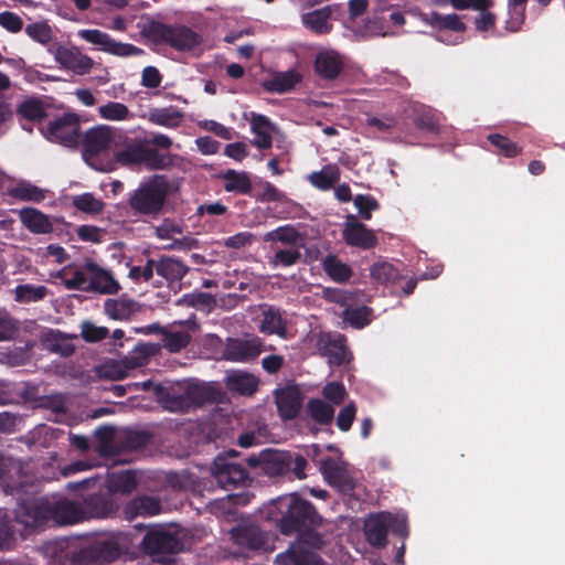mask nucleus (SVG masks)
Listing matches in <instances>:
<instances>
[{
	"label": "nucleus",
	"mask_w": 565,
	"mask_h": 565,
	"mask_svg": "<svg viewBox=\"0 0 565 565\" xmlns=\"http://www.w3.org/2000/svg\"><path fill=\"white\" fill-rule=\"evenodd\" d=\"M263 513L276 523L284 535H292L309 526L322 525L323 519L310 501L297 493L280 495L268 503Z\"/></svg>",
	"instance_id": "1"
},
{
	"label": "nucleus",
	"mask_w": 565,
	"mask_h": 565,
	"mask_svg": "<svg viewBox=\"0 0 565 565\" xmlns=\"http://www.w3.org/2000/svg\"><path fill=\"white\" fill-rule=\"evenodd\" d=\"M169 189L164 175H153L130 193L128 206L134 215L157 218L164 209Z\"/></svg>",
	"instance_id": "2"
},
{
	"label": "nucleus",
	"mask_w": 565,
	"mask_h": 565,
	"mask_svg": "<svg viewBox=\"0 0 565 565\" xmlns=\"http://www.w3.org/2000/svg\"><path fill=\"white\" fill-rule=\"evenodd\" d=\"M148 38L156 44H167L180 52H191L199 47L203 38L184 24H167L151 21L147 28Z\"/></svg>",
	"instance_id": "3"
},
{
	"label": "nucleus",
	"mask_w": 565,
	"mask_h": 565,
	"mask_svg": "<svg viewBox=\"0 0 565 565\" xmlns=\"http://www.w3.org/2000/svg\"><path fill=\"white\" fill-rule=\"evenodd\" d=\"M141 546L154 561L169 563L172 555L183 551V541L175 529L157 526L145 534Z\"/></svg>",
	"instance_id": "4"
},
{
	"label": "nucleus",
	"mask_w": 565,
	"mask_h": 565,
	"mask_svg": "<svg viewBox=\"0 0 565 565\" xmlns=\"http://www.w3.org/2000/svg\"><path fill=\"white\" fill-rule=\"evenodd\" d=\"M115 132L108 126H97L88 129L83 139V157L95 170L108 172L114 170L115 163L110 160L104 162L102 156L114 141Z\"/></svg>",
	"instance_id": "5"
},
{
	"label": "nucleus",
	"mask_w": 565,
	"mask_h": 565,
	"mask_svg": "<svg viewBox=\"0 0 565 565\" xmlns=\"http://www.w3.org/2000/svg\"><path fill=\"white\" fill-rule=\"evenodd\" d=\"M115 162L127 168L146 164L150 170H160L169 164V159L142 142H129L115 153Z\"/></svg>",
	"instance_id": "6"
},
{
	"label": "nucleus",
	"mask_w": 565,
	"mask_h": 565,
	"mask_svg": "<svg viewBox=\"0 0 565 565\" xmlns=\"http://www.w3.org/2000/svg\"><path fill=\"white\" fill-rule=\"evenodd\" d=\"M14 519L29 532L43 531L51 524L50 500L34 499L21 502L14 511Z\"/></svg>",
	"instance_id": "7"
},
{
	"label": "nucleus",
	"mask_w": 565,
	"mask_h": 565,
	"mask_svg": "<svg viewBox=\"0 0 565 565\" xmlns=\"http://www.w3.org/2000/svg\"><path fill=\"white\" fill-rule=\"evenodd\" d=\"M42 134L52 142L75 147L79 139V118L72 113L57 116L47 124Z\"/></svg>",
	"instance_id": "8"
},
{
	"label": "nucleus",
	"mask_w": 565,
	"mask_h": 565,
	"mask_svg": "<svg viewBox=\"0 0 565 565\" xmlns=\"http://www.w3.org/2000/svg\"><path fill=\"white\" fill-rule=\"evenodd\" d=\"M264 342L259 337L227 338L222 351L225 361L248 363L263 352Z\"/></svg>",
	"instance_id": "9"
},
{
	"label": "nucleus",
	"mask_w": 565,
	"mask_h": 565,
	"mask_svg": "<svg viewBox=\"0 0 565 565\" xmlns=\"http://www.w3.org/2000/svg\"><path fill=\"white\" fill-rule=\"evenodd\" d=\"M78 36L84 41L96 45L100 51L120 57L141 55L145 51L134 44L118 42L108 33L97 29L81 30Z\"/></svg>",
	"instance_id": "10"
},
{
	"label": "nucleus",
	"mask_w": 565,
	"mask_h": 565,
	"mask_svg": "<svg viewBox=\"0 0 565 565\" xmlns=\"http://www.w3.org/2000/svg\"><path fill=\"white\" fill-rule=\"evenodd\" d=\"M212 473L216 482L225 490L245 486L249 480L248 472L242 463L233 462L223 455L215 458Z\"/></svg>",
	"instance_id": "11"
},
{
	"label": "nucleus",
	"mask_w": 565,
	"mask_h": 565,
	"mask_svg": "<svg viewBox=\"0 0 565 565\" xmlns=\"http://www.w3.org/2000/svg\"><path fill=\"white\" fill-rule=\"evenodd\" d=\"M185 393V413L207 404L222 403L225 392L216 383H188Z\"/></svg>",
	"instance_id": "12"
},
{
	"label": "nucleus",
	"mask_w": 565,
	"mask_h": 565,
	"mask_svg": "<svg viewBox=\"0 0 565 565\" xmlns=\"http://www.w3.org/2000/svg\"><path fill=\"white\" fill-rule=\"evenodd\" d=\"M343 6L340 3L327 4L322 8L301 14L303 26L311 32L322 35L332 30V20L343 14Z\"/></svg>",
	"instance_id": "13"
},
{
	"label": "nucleus",
	"mask_w": 565,
	"mask_h": 565,
	"mask_svg": "<svg viewBox=\"0 0 565 565\" xmlns=\"http://www.w3.org/2000/svg\"><path fill=\"white\" fill-rule=\"evenodd\" d=\"M278 414L284 422L295 419L302 407V394L297 385H287L274 392Z\"/></svg>",
	"instance_id": "14"
},
{
	"label": "nucleus",
	"mask_w": 565,
	"mask_h": 565,
	"mask_svg": "<svg viewBox=\"0 0 565 565\" xmlns=\"http://www.w3.org/2000/svg\"><path fill=\"white\" fill-rule=\"evenodd\" d=\"M188 383H157L154 396L163 408L170 412L185 413V393Z\"/></svg>",
	"instance_id": "15"
},
{
	"label": "nucleus",
	"mask_w": 565,
	"mask_h": 565,
	"mask_svg": "<svg viewBox=\"0 0 565 565\" xmlns=\"http://www.w3.org/2000/svg\"><path fill=\"white\" fill-rule=\"evenodd\" d=\"M84 520L107 519L116 514L118 505L108 492L93 493L83 499Z\"/></svg>",
	"instance_id": "16"
},
{
	"label": "nucleus",
	"mask_w": 565,
	"mask_h": 565,
	"mask_svg": "<svg viewBox=\"0 0 565 565\" xmlns=\"http://www.w3.org/2000/svg\"><path fill=\"white\" fill-rule=\"evenodd\" d=\"M84 269L90 275L89 291L102 295H116L120 290V284L115 279L111 271L100 267L92 259H87Z\"/></svg>",
	"instance_id": "17"
},
{
	"label": "nucleus",
	"mask_w": 565,
	"mask_h": 565,
	"mask_svg": "<svg viewBox=\"0 0 565 565\" xmlns=\"http://www.w3.org/2000/svg\"><path fill=\"white\" fill-rule=\"evenodd\" d=\"M347 338L340 333H321L317 339V348L322 356L328 358L330 365L340 366L345 362Z\"/></svg>",
	"instance_id": "18"
},
{
	"label": "nucleus",
	"mask_w": 565,
	"mask_h": 565,
	"mask_svg": "<svg viewBox=\"0 0 565 565\" xmlns=\"http://www.w3.org/2000/svg\"><path fill=\"white\" fill-rule=\"evenodd\" d=\"M343 239L349 246L361 249H371L377 244L375 233L367 228L365 224L356 221L353 215L348 217L343 230Z\"/></svg>",
	"instance_id": "19"
},
{
	"label": "nucleus",
	"mask_w": 565,
	"mask_h": 565,
	"mask_svg": "<svg viewBox=\"0 0 565 565\" xmlns=\"http://www.w3.org/2000/svg\"><path fill=\"white\" fill-rule=\"evenodd\" d=\"M54 57L64 68L77 75L88 74L94 65V61L76 47L58 46Z\"/></svg>",
	"instance_id": "20"
},
{
	"label": "nucleus",
	"mask_w": 565,
	"mask_h": 565,
	"mask_svg": "<svg viewBox=\"0 0 565 565\" xmlns=\"http://www.w3.org/2000/svg\"><path fill=\"white\" fill-rule=\"evenodd\" d=\"M51 523L64 525L84 521L82 503L62 498L50 501Z\"/></svg>",
	"instance_id": "21"
},
{
	"label": "nucleus",
	"mask_w": 565,
	"mask_h": 565,
	"mask_svg": "<svg viewBox=\"0 0 565 565\" xmlns=\"http://www.w3.org/2000/svg\"><path fill=\"white\" fill-rule=\"evenodd\" d=\"M233 541L247 550H265L268 537L267 534L257 525H243L234 527L231 531Z\"/></svg>",
	"instance_id": "22"
},
{
	"label": "nucleus",
	"mask_w": 565,
	"mask_h": 565,
	"mask_svg": "<svg viewBox=\"0 0 565 565\" xmlns=\"http://www.w3.org/2000/svg\"><path fill=\"white\" fill-rule=\"evenodd\" d=\"M343 68V60L334 51H323L316 55L315 72L323 79L333 81L338 78Z\"/></svg>",
	"instance_id": "23"
},
{
	"label": "nucleus",
	"mask_w": 565,
	"mask_h": 565,
	"mask_svg": "<svg viewBox=\"0 0 565 565\" xmlns=\"http://www.w3.org/2000/svg\"><path fill=\"white\" fill-rule=\"evenodd\" d=\"M290 458L291 451L264 449V473L269 477H279L290 473Z\"/></svg>",
	"instance_id": "24"
},
{
	"label": "nucleus",
	"mask_w": 565,
	"mask_h": 565,
	"mask_svg": "<svg viewBox=\"0 0 565 565\" xmlns=\"http://www.w3.org/2000/svg\"><path fill=\"white\" fill-rule=\"evenodd\" d=\"M22 225L32 234H50L53 223L49 215L35 207H23L18 211Z\"/></svg>",
	"instance_id": "25"
},
{
	"label": "nucleus",
	"mask_w": 565,
	"mask_h": 565,
	"mask_svg": "<svg viewBox=\"0 0 565 565\" xmlns=\"http://www.w3.org/2000/svg\"><path fill=\"white\" fill-rule=\"evenodd\" d=\"M226 388L233 394L253 396L259 387V379L244 371H234L225 379Z\"/></svg>",
	"instance_id": "26"
},
{
	"label": "nucleus",
	"mask_w": 565,
	"mask_h": 565,
	"mask_svg": "<svg viewBox=\"0 0 565 565\" xmlns=\"http://www.w3.org/2000/svg\"><path fill=\"white\" fill-rule=\"evenodd\" d=\"M121 547L114 540L96 541L84 550V556L95 563H110L119 558Z\"/></svg>",
	"instance_id": "27"
},
{
	"label": "nucleus",
	"mask_w": 565,
	"mask_h": 565,
	"mask_svg": "<svg viewBox=\"0 0 565 565\" xmlns=\"http://www.w3.org/2000/svg\"><path fill=\"white\" fill-rule=\"evenodd\" d=\"M386 513L371 515L364 524V533L366 541L374 547H384L387 544V521Z\"/></svg>",
	"instance_id": "28"
},
{
	"label": "nucleus",
	"mask_w": 565,
	"mask_h": 565,
	"mask_svg": "<svg viewBox=\"0 0 565 565\" xmlns=\"http://www.w3.org/2000/svg\"><path fill=\"white\" fill-rule=\"evenodd\" d=\"M138 308V302L126 295L116 299H106L104 302V311L113 320H129Z\"/></svg>",
	"instance_id": "29"
},
{
	"label": "nucleus",
	"mask_w": 565,
	"mask_h": 565,
	"mask_svg": "<svg viewBox=\"0 0 565 565\" xmlns=\"http://www.w3.org/2000/svg\"><path fill=\"white\" fill-rule=\"evenodd\" d=\"M160 502L149 495H142L130 500L124 508V514L127 520H134L137 516H151L160 513Z\"/></svg>",
	"instance_id": "30"
},
{
	"label": "nucleus",
	"mask_w": 565,
	"mask_h": 565,
	"mask_svg": "<svg viewBox=\"0 0 565 565\" xmlns=\"http://www.w3.org/2000/svg\"><path fill=\"white\" fill-rule=\"evenodd\" d=\"M302 81V75L296 70L277 72L264 83L265 90L284 94L295 88Z\"/></svg>",
	"instance_id": "31"
},
{
	"label": "nucleus",
	"mask_w": 565,
	"mask_h": 565,
	"mask_svg": "<svg viewBox=\"0 0 565 565\" xmlns=\"http://www.w3.org/2000/svg\"><path fill=\"white\" fill-rule=\"evenodd\" d=\"M321 267L330 279L339 284L347 282L353 275L352 268L333 254H328L322 259Z\"/></svg>",
	"instance_id": "32"
},
{
	"label": "nucleus",
	"mask_w": 565,
	"mask_h": 565,
	"mask_svg": "<svg viewBox=\"0 0 565 565\" xmlns=\"http://www.w3.org/2000/svg\"><path fill=\"white\" fill-rule=\"evenodd\" d=\"M222 179L224 180V190L226 192L244 195L250 194L253 185L247 172L228 169L223 172Z\"/></svg>",
	"instance_id": "33"
},
{
	"label": "nucleus",
	"mask_w": 565,
	"mask_h": 565,
	"mask_svg": "<svg viewBox=\"0 0 565 565\" xmlns=\"http://www.w3.org/2000/svg\"><path fill=\"white\" fill-rule=\"evenodd\" d=\"M259 331L265 334H278L280 337L286 334V323L279 309L273 306H265Z\"/></svg>",
	"instance_id": "34"
},
{
	"label": "nucleus",
	"mask_w": 565,
	"mask_h": 565,
	"mask_svg": "<svg viewBox=\"0 0 565 565\" xmlns=\"http://www.w3.org/2000/svg\"><path fill=\"white\" fill-rule=\"evenodd\" d=\"M182 119L183 114L173 106L152 108L148 113V120L151 124L171 129L179 127Z\"/></svg>",
	"instance_id": "35"
},
{
	"label": "nucleus",
	"mask_w": 565,
	"mask_h": 565,
	"mask_svg": "<svg viewBox=\"0 0 565 565\" xmlns=\"http://www.w3.org/2000/svg\"><path fill=\"white\" fill-rule=\"evenodd\" d=\"M110 492L131 493L137 487L136 473L131 470L111 471L107 475Z\"/></svg>",
	"instance_id": "36"
},
{
	"label": "nucleus",
	"mask_w": 565,
	"mask_h": 565,
	"mask_svg": "<svg viewBox=\"0 0 565 565\" xmlns=\"http://www.w3.org/2000/svg\"><path fill=\"white\" fill-rule=\"evenodd\" d=\"M156 271L169 281H178L188 274L189 267L179 259L162 257L156 264Z\"/></svg>",
	"instance_id": "37"
},
{
	"label": "nucleus",
	"mask_w": 565,
	"mask_h": 565,
	"mask_svg": "<svg viewBox=\"0 0 565 565\" xmlns=\"http://www.w3.org/2000/svg\"><path fill=\"white\" fill-rule=\"evenodd\" d=\"M308 179L315 188L328 191L339 182L340 169L335 164H327L320 171L310 173Z\"/></svg>",
	"instance_id": "38"
},
{
	"label": "nucleus",
	"mask_w": 565,
	"mask_h": 565,
	"mask_svg": "<svg viewBox=\"0 0 565 565\" xmlns=\"http://www.w3.org/2000/svg\"><path fill=\"white\" fill-rule=\"evenodd\" d=\"M269 120L266 116L259 114H253L250 120L252 131L256 135L253 140V145L258 149L266 150L273 145L271 135L267 131Z\"/></svg>",
	"instance_id": "39"
},
{
	"label": "nucleus",
	"mask_w": 565,
	"mask_h": 565,
	"mask_svg": "<svg viewBox=\"0 0 565 565\" xmlns=\"http://www.w3.org/2000/svg\"><path fill=\"white\" fill-rule=\"evenodd\" d=\"M307 412L319 425H330L334 418L333 406L320 398L309 399L307 403Z\"/></svg>",
	"instance_id": "40"
},
{
	"label": "nucleus",
	"mask_w": 565,
	"mask_h": 565,
	"mask_svg": "<svg viewBox=\"0 0 565 565\" xmlns=\"http://www.w3.org/2000/svg\"><path fill=\"white\" fill-rule=\"evenodd\" d=\"M265 242H280L287 245H298L299 242L303 241V235L290 224L278 226L277 228L269 231L264 236Z\"/></svg>",
	"instance_id": "41"
},
{
	"label": "nucleus",
	"mask_w": 565,
	"mask_h": 565,
	"mask_svg": "<svg viewBox=\"0 0 565 565\" xmlns=\"http://www.w3.org/2000/svg\"><path fill=\"white\" fill-rule=\"evenodd\" d=\"M17 114L29 121L41 122L46 117L44 103L36 97H29L17 108Z\"/></svg>",
	"instance_id": "42"
},
{
	"label": "nucleus",
	"mask_w": 565,
	"mask_h": 565,
	"mask_svg": "<svg viewBox=\"0 0 565 565\" xmlns=\"http://www.w3.org/2000/svg\"><path fill=\"white\" fill-rule=\"evenodd\" d=\"M44 342L50 351L65 358L71 356L75 352V347L60 330H50L46 333Z\"/></svg>",
	"instance_id": "43"
},
{
	"label": "nucleus",
	"mask_w": 565,
	"mask_h": 565,
	"mask_svg": "<svg viewBox=\"0 0 565 565\" xmlns=\"http://www.w3.org/2000/svg\"><path fill=\"white\" fill-rule=\"evenodd\" d=\"M9 194L17 200L25 202L40 203L45 199L44 190L29 182L19 183L9 191Z\"/></svg>",
	"instance_id": "44"
},
{
	"label": "nucleus",
	"mask_w": 565,
	"mask_h": 565,
	"mask_svg": "<svg viewBox=\"0 0 565 565\" xmlns=\"http://www.w3.org/2000/svg\"><path fill=\"white\" fill-rule=\"evenodd\" d=\"M487 139L497 149V153L505 158H515L522 153V147L507 136L490 134Z\"/></svg>",
	"instance_id": "45"
},
{
	"label": "nucleus",
	"mask_w": 565,
	"mask_h": 565,
	"mask_svg": "<svg viewBox=\"0 0 565 565\" xmlns=\"http://www.w3.org/2000/svg\"><path fill=\"white\" fill-rule=\"evenodd\" d=\"M429 23L440 30H450L454 32H465L467 26L456 13L440 14L431 12L429 15Z\"/></svg>",
	"instance_id": "46"
},
{
	"label": "nucleus",
	"mask_w": 565,
	"mask_h": 565,
	"mask_svg": "<svg viewBox=\"0 0 565 565\" xmlns=\"http://www.w3.org/2000/svg\"><path fill=\"white\" fill-rule=\"evenodd\" d=\"M370 274L373 279L383 285L395 284L401 278L399 271L387 262L374 263Z\"/></svg>",
	"instance_id": "47"
},
{
	"label": "nucleus",
	"mask_w": 565,
	"mask_h": 565,
	"mask_svg": "<svg viewBox=\"0 0 565 565\" xmlns=\"http://www.w3.org/2000/svg\"><path fill=\"white\" fill-rule=\"evenodd\" d=\"M372 309L366 306L348 307L342 317L345 322L355 329H362L371 322Z\"/></svg>",
	"instance_id": "48"
},
{
	"label": "nucleus",
	"mask_w": 565,
	"mask_h": 565,
	"mask_svg": "<svg viewBox=\"0 0 565 565\" xmlns=\"http://www.w3.org/2000/svg\"><path fill=\"white\" fill-rule=\"evenodd\" d=\"M413 122L417 129L423 132L437 135L440 130L439 119L430 109L418 111L413 118Z\"/></svg>",
	"instance_id": "49"
},
{
	"label": "nucleus",
	"mask_w": 565,
	"mask_h": 565,
	"mask_svg": "<svg viewBox=\"0 0 565 565\" xmlns=\"http://www.w3.org/2000/svg\"><path fill=\"white\" fill-rule=\"evenodd\" d=\"M191 342V335L186 331H163V347L172 353L185 349Z\"/></svg>",
	"instance_id": "50"
},
{
	"label": "nucleus",
	"mask_w": 565,
	"mask_h": 565,
	"mask_svg": "<svg viewBox=\"0 0 565 565\" xmlns=\"http://www.w3.org/2000/svg\"><path fill=\"white\" fill-rule=\"evenodd\" d=\"M98 113L102 118L115 121L126 120L132 117L129 108L125 104L118 102H108L107 104L102 105Z\"/></svg>",
	"instance_id": "51"
},
{
	"label": "nucleus",
	"mask_w": 565,
	"mask_h": 565,
	"mask_svg": "<svg viewBox=\"0 0 565 565\" xmlns=\"http://www.w3.org/2000/svg\"><path fill=\"white\" fill-rule=\"evenodd\" d=\"M73 205L76 210L89 214H99L104 210V202L94 196L93 193H83L74 196Z\"/></svg>",
	"instance_id": "52"
},
{
	"label": "nucleus",
	"mask_w": 565,
	"mask_h": 565,
	"mask_svg": "<svg viewBox=\"0 0 565 565\" xmlns=\"http://www.w3.org/2000/svg\"><path fill=\"white\" fill-rule=\"evenodd\" d=\"M24 32L30 39L43 45L50 43L53 39L52 28L46 21L26 24Z\"/></svg>",
	"instance_id": "53"
},
{
	"label": "nucleus",
	"mask_w": 565,
	"mask_h": 565,
	"mask_svg": "<svg viewBox=\"0 0 565 565\" xmlns=\"http://www.w3.org/2000/svg\"><path fill=\"white\" fill-rule=\"evenodd\" d=\"M301 258V253L298 247L277 249L274 255L269 258V265L276 267H290Z\"/></svg>",
	"instance_id": "54"
},
{
	"label": "nucleus",
	"mask_w": 565,
	"mask_h": 565,
	"mask_svg": "<svg viewBox=\"0 0 565 565\" xmlns=\"http://www.w3.org/2000/svg\"><path fill=\"white\" fill-rule=\"evenodd\" d=\"M47 294L45 286L19 285L15 288V300L19 302H35L42 300Z\"/></svg>",
	"instance_id": "55"
},
{
	"label": "nucleus",
	"mask_w": 565,
	"mask_h": 565,
	"mask_svg": "<svg viewBox=\"0 0 565 565\" xmlns=\"http://www.w3.org/2000/svg\"><path fill=\"white\" fill-rule=\"evenodd\" d=\"M319 469L326 481L330 483L335 479V476H339L347 469V466L343 461L335 460L332 457H324L319 460Z\"/></svg>",
	"instance_id": "56"
},
{
	"label": "nucleus",
	"mask_w": 565,
	"mask_h": 565,
	"mask_svg": "<svg viewBox=\"0 0 565 565\" xmlns=\"http://www.w3.org/2000/svg\"><path fill=\"white\" fill-rule=\"evenodd\" d=\"M134 366H136V364L122 366L120 363L113 361L100 365L97 369V373L100 377L113 381H119L124 380L128 374V370Z\"/></svg>",
	"instance_id": "57"
},
{
	"label": "nucleus",
	"mask_w": 565,
	"mask_h": 565,
	"mask_svg": "<svg viewBox=\"0 0 565 565\" xmlns=\"http://www.w3.org/2000/svg\"><path fill=\"white\" fill-rule=\"evenodd\" d=\"M318 526H309L308 529L300 530L296 533L298 542L302 546H308L313 550H321L324 545V540L320 533L316 531Z\"/></svg>",
	"instance_id": "58"
},
{
	"label": "nucleus",
	"mask_w": 565,
	"mask_h": 565,
	"mask_svg": "<svg viewBox=\"0 0 565 565\" xmlns=\"http://www.w3.org/2000/svg\"><path fill=\"white\" fill-rule=\"evenodd\" d=\"M108 328L98 327L90 321H83L81 324V335L88 343L99 342L107 338Z\"/></svg>",
	"instance_id": "59"
},
{
	"label": "nucleus",
	"mask_w": 565,
	"mask_h": 565,
	"mask_svg": "<svg viewBox=\"0 0 565 565\" xmlns=\"http://www.w3.org/2000/svg\"><path fill=\"white\" fill-rule=\"evenodd\" d=\"M508 12L507 29L511 32L519 31L525 19V4H516L508 0Z\"/></svg>",
	"instance_id": "60"
},
{
	"label": "nucleus",
	"mask_w": 565,
	"mask_h": 565,
	"mask_svg": "<svg viewBox=\"0 0 565 565\" xmlns=\"http://www.w3.org/2000/svg\"><path fill=\"white\" fill-rule=\"evenodd\" d=\"M354 205L363 220H371L372 212L379 210V202L371 195L359 194L354 199Z\"/></svg>",
	"instance_id": "61"
},
{
	"label": "nucleus",
	"mask_w": 565,
	"mask_h": 565,
	"mask_svg": "<svg viewBox=\"0 0 565 565\" xmlns=\"http://www.w3.org/2000/svg\"><path fill=\"white\" fill-rule=\"evenodd\" d=\"M15 543V529L8 518L0 519V550H10Z\"/></svg>",
	"instance_id": "62"
},
{
	"label": "nucleus",
	"mask_w": 565,
	"mask_h": 565,
	"mask_svg": "<svg viewBox=\"0 0 565 565\" xmlns=\"http://www.w3.org/2000/svg\"><path fill=\"white\" fill-rule=\"evenodd\" d=\"M329 484L335 488L342 494L351 495L355 489L356 482L347 468L339 476H335V479H333Z\"/></svg>",
	"instance_id": "63"
},
{
	"label": "nucleus",
	"mask_w": 565,
	"mask_h": 565,
	"mask_svg": "<svg viewBox=\"0 0 565 565\" xmlns=\"http://www.w3.org/2000/svg\"><path fill=\"white\" fill-rule=\"evenodd\" d=\"M322 394L327 401L334 405H340L345 399L347 390L340 382H330L323 387Z\"/></svg>",
	"instance_id": "64"
}]
</instances>
